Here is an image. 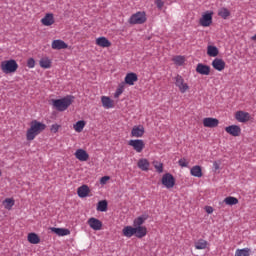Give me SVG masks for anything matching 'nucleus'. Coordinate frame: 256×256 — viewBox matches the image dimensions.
Listing matches in <instances>:
<instances>
[{"mask_svg": "<svg viewBox=\"0 0 256 256\" xmlns=\"http://www.w3.org/2000/svg\"><path fill=\"white\" fill-rule=\"evenodd\" d=\"M45 129H47V125H45L43 122L33 120L30 123V128L26 132L27 141H33L35 137H37V135H41Z\"/></svg>", "mask_w": 256, "mask_h": 256, "instance_id": "nucleus-1", "label": "nucleus"}, {"mask_svg": "<svg viewBox=\"0 0 256 256\" xmlns=\"http://www.w3.org/2000/svg\"><path fill=\"white\" fill-rule=\"evenodd\" d=\"M0 69L5 75H10L11 73H17L19 69V64L15 59L4 60L0 64Z\"/></svg>", "mask_w": 256, "mask_h": 256, "instance_id": "nucleus-2", "label": "nucleus"}, {"mask_svg": "<svg viewBox=\"0 0 256 256\" xmlns=\"http://www.w3.org/2000/svg\"><path fill=\"white\" fill-rule=\"evenodd\" d=\"M72 103L73 96H66L61 99L52 100L53 107H55L57 111H67Z\"/></svg>", "mask_w": 256, "mask_h": 256, "instance_id": "nucleus-3", "label": "nucleus"}, {"mask_svg": "<svg viewBox=\"0 0 256 256\" xmlns=\"http://www.w3.org/2000/svg\"><path fill=\"white\" fill-rule=\"evenodd\" d=\"M146 21L147 14L143 11H139L129 18L128 23H130V25H143Z\"/></svg>", "mask_w": 256, "mask_h": 256, "instance_id": "nucleus-4", "label": "nucleus"}, {"mask_svg": "<svg viewBox=\"0 0 256 256\" xmlns=\"http://www.w3.org/2000/svg\"><path fill=\"white\" fill-rule=\"evenodd\" d=\"M199 25L201 27H211L213 25V11H206L199 19Z\"/></svg>", "mask_w": 256, "mask_h": 256, "instance_id": "nucleus-5", "label": "nucleus"}, {"mask_svg": "<svg viewBox=\"0 0 256 256\" xmlns=\"http://www.w3.org/2000/svg\"><path fill=\"white\" fill-rule=\"evenodd\" d=\"M161 183L166 189H173L175 187V177L171 173H166L162 176Z\"/></svg>", "mask_w": 256, "mask_h": 256, "instance_id": "nucleus-6", "label": "nucleus"}, {"mask_svg": "<svg viewBox=\"0 0 256 256\" xmlns=\"http://www.w3.org/2000/svg\"><path fill=\"white\" fill-rule=\"evenodd\" d=\"M175 85L178 87L180 93H187V90L189 89V84L185 82V79L181 75H177L174 78Z\"/></svg>", "mask_w": 256, "mask_h": 256, "instance_id": "nucleus-7", "label": "nucleus"}, {"mask_svg": "<svg viewBox=\"0 0 256 256\" xmlns=\"http://www.w3.org/2000/svg\"><path fill=\"white\" fill-rule=\"evenodd\" d=\"M128 145L136 151V153H142L145 149V142L141 139L129 140Z\"/></svg>", "mask_w": 256, "mask_h": 256, "instance_id": "nucleus-8", "label": "nucleus"}, {"mask_svg": "<svg viewBox=\"0 0 256 256\" xmlns=\"http://www.w3.org/2000/svg\"><path fill=\"white\" fill-rule=\"evenodd\" d=\"M87 225H89L90 229H93V231H101L103 229V222L95 217L89 218Z\"/></svg>", "mask_w": 256, "mask_h": 256, "instance_id": "nucleus-9", "label": "nucleus"}, {"mask_svg": "<svg viewBox=\"0 0 256 256\" xmlns=\"http://www.w3.org/2000/svg\"><path fill=\"white\" fill-rule=\"evenodd\" d=\"M226 133L232 137H239L241 135V127L237 125H230L225 128Z\"/></svg>", "mask_w": 256, "mask_h": 256, "instance_id": "nucleus-10", "label": "nucleus"}, {"mask_svg": "<svg viewBox=\"0 0 256 256\" xmlns=\"http://www.w3.org/2000/svg\"><path fill=\"white\" fill-rule=\"evenodd\" d=\"M203 126L204 127H208L210 129H213L215 127H218L219 126V119L217 118H211V117H208V118H204L203 119Z\"/></svg>", "mask_w": 256, "mask_h": 256, "instance_id": "nucleus-11", "label": "nucleus"}, {"mask_svg": "<svg viewBox=\"0 0 256 256\" xmlns=\"http://www.w3.org/2000/svg\"><path fill=\"white\" fill-rule=\"evenodd\" d=\"M235 119H237L239 123H247V121L251 119V115L249 114V112L238 111L235 114Z\"/></svg>", "mask_w": 256, "mask_h": 256, "instance_id": "nucleus-12", "label": "nucleus"}, {"mask_svg": "<svg viewBox=\"0 0 256 256\" xmlns=\"http://www.w3.org/2000/svg\"><path fill=\"white\" fill-rule=\"evenodd\" d=\"M124 81H125L126 85L133 86V85H135V83H137V81H139V77L137 76L136 73L130 72V73L126 74Z\"/></svg>", "mask_w": 256, "mask_h": 256, "instance_id": "nucleus-13", "label": "nucleus"}, {"mask_svg": "<svg viewBox=\"0 0 256 256\" xmlns=\"http://www.w3.org/2000/svg\"><path fill=\"white\" fill-rule=\"evenodd\" d=\"M74 156L78 159V161H89V153H87V151H85L84 149H77L74 153Z\"/></svg>", "mask_w": 256, "mask_h": 256, "instance_id": "nucleus-14", "label": "nucleus"}, {"mask_svg": "<svg viewBox=\"0 0 256 256\" xmlns=\"http://www.w3.org/2000/svg\"><path fill=\"white\" fill-rule=\"evenodd\" d=\"M41 23L44 27H51L55 23V16L53 13H48L41 19Z\"/></svg>", "mask_w": 256, "mask_h": 256, "instance_id": "nucleus-15", "label": "nucleus"}, {"mask_svg": "<svg viewBox=\"0 0 256 256\" xmlns=\"http://www.w3.org/2000/svg\"><path fill=\"white\" fill-rule=\"evenodd\" d=\"M50 231H52V233H55L56 235H58V237H66L67 235H71V230L67 229V228L51 227Z\"/></svg>", "mask_w": 256, "mask_h": 256, "instance_id": "nucleus-16", "label": "nucleus"}, {"mask_svg": "<svg viewBox=\"0 0 256 256\" xmlns=\"http://www.w3.org/2000/svg\"><path fill=\"white\" fill-rule=\"evenodd\" d=\"M196 73H199V75H210L211 67H209L203 63H199L196 66Z\"/></svg>", "mask_w": 256, "mask_h": 256, "instance_id": "nucleus-17", "label": "nucleus"}, {"mask_svg": "<svg viewBox=\"0 0 256 256\" xmlns=\"http://www.w3.org/2000/svg\"><path fill=\"white\" fill-rule=\"evenodd\" d=\"M101 103L104 109H113V107H115V101H113L109 96H102Z\"/></svg>", "mask_w": 256, "mask_h": 256, "instance_id": "nucleus-18", "label": "nucleus"}, {"mask_svg": "<svg viewBox=\"0 0 256 256\" xmlns=\"http://www.w3.org/2000/svg\"><path fill=\"white\" fill-rule=\"evenodd\" d=\"M89 193H91V189H89V186H87L85 184L78 187V189H77V195L81 199H84V197H88Z\"/></svg>", "mask_w": 256, "mask_h": 256, "instance_id": "nucleus-19", "label": "nucleus"}, {"mask_svg": "<svg viewBox=\"0 0 256 256\" xmlns=\"http://www.w3.org/2000/svg\"><path fill=\"white\" fill-rule=\"evenodd\" d=\"M143 135H145V128L143 126L139 125V126H134L132 128L131 137L139 138V137H142Z\"/></svg>", "mask_w": 256, "mask_h": 256, "instance_id": "nucleus-20", "label": "nucleus"}, {"mask_svg": "<svg viewBox=\"0 0 256 256\" xmlns=\"http://www.w3.org/2000/svg\"><path fill=\"white\" fill-rule=\"evenodd\" d=\"M134 230H135L134 235L138 239H143V237L147 235V227L145 226H136L134 227Z\"/></svg>", "mask_w": 256, "mask_h": 256, "instance_id": "nucleus-21", "label": "nucleus"}, {"mask_svg": "<svg viewBox=\"0 0 256 256\" xmlns=\"http://www.w3.org/2000/svg\"><path fill=\"white\" fill-rule=\"evenodd\" d=\"M212 67L216 71H223L225 69V62L221 58H216L212 61Z\"/></svg>", "mask_w": 256, "mask_h": 256, "instance_id": "nucleus-22", "label": "nucleus"}, {"mask_svg": "<svg viewBox=\"0 0 256 256\" xmlns=\"http://www.w3.org/2000/svg\"><path fill=\"white\" fill-rule=\"evenodd\" d=\"M52 49H55L57 51H61V49H67L69 45L65 43L63 40H54L51 45Z\"/></svg>", "mask_w": 256, "mask_h": 256, "instance_id": "nucleus-23", "label": "nucleus"}, {"mask_svg": "<svg viewBox=\"0 0 256 256\" xmlns=\"http://www.w3.org/2000/svg\"><path fill=\"white\" fill-rule=\"evenodd\" d=\"M190 175H192V177H197L198 179H200V177H203V169L199 165L193 166L190 169Z\"/></svg>", "mask_w": 256, "mask_h": 256, "instance_id": "nucleus-24", "label": "nucleus"}, {"mask_svg": "<svg viewBox=\"0 0 256 256\" xmlns=\"http://www.w3.org/2000/svg\"><path fill=\"white\" fill-rule=\"evenodd\" d=\"M27 240L32 244V245H39L41 243V238L37 233L31 232L27 236Z\"/></svg>", "mask_w": 256, "mask_h": 256, "instance_id": "nucleus-25", "label": "nucleus"}, {"mask_svg": "<svg viewBox=\"0 0 256 256\" xmlns=\"http://www.w3.org/2000/svg\"><path fill=\"white\" fill-rule=\"evenodd\" d=\"M96 45L103 48L111 47V41H109V39H107L106 37L102 36L96 39Z\"/></svg>", "mask_w": 256, "mask_h": 256, "instance_id": "nucleus-26", "label": "nucleus"}, {"mask_svg": "<svg viewBox=\"0 0 256 256\" xmlns=\"http://www.w3.org/2000/svg\"><path fill=\"white\" fill-rule=\"evenodd\" d=\"M122 235L124 237H127L128 239H131V237H133V235H135V227H133V226H125L122 229Z\"/></svg>", "mask_w": 256, "mask_h": 256, "instance_id": "nucleus-27", "label": "nucleus"}, {"mask_svg": "<svg viewBox=\"0 0 256 256\" xmlns=\"http://www.w3.org/2000/svg\"><path fill=\"white\" fill-rule=\"evenodd\" d=\"M194 247L197 250L207 249V247H209V242L205 239H199L194 243Z\"/></svg>", "mask_w": 256, "mask_h": 256, "instance_id": "nucleus-28", "label": "nucleus"}, {"mask_svg": "<svg viewBox=\"0 0 256 256\" xmlns=\"http://www.w3.org/2000/svg\"><path fill=\"white\" fill-rule=\"evenodd\" d=\"M52 63L53 62L51 61V59H49V57H43L39 61V65L42 69H51Z\"/></svg>", "mask_w": 256, "mask_h": 256, "instance_id": "nucleus-29", "label": "nucleus"}, {"mask_svg": "<svg viewBox=\"0 0 256 256\" xmlns=\"http://www.w3.org/2000/svg\"><path fill=\"white\" fill-rule=\"evenodd\" d=\"M149 160L142 158L138 161V167L141 171H149Z\"/></svg>", "mask_w": 256, "mask_h": 256, "instance_id": "nucleus-30", "label": "nucleus"}, {"mask_svg": "<svg viewBox=\"0 0 256 256\" xmlns=\"http://www.w3.org/2000/svg\"><path fill=\"white\" fill-rule=\"evenodd\" d=\"M74 131L76 133H81L83 129H85V121L84 120H79L77 123L73 125Z\"/></svg>", "mask_w": 256, "mask_h": 256, "instance_id": "nucleus-31", "label": "nucleus"}, {"mask_svg": "<svg viewBox=\"0 0 256 256\" xmlns=\"http://www.w3.org/2000/svg\"><path fill=\"white\" fill-rule=\"evenodd\" d=\"M3 205L5 209H7L8 211H11V209H13V206L15 205V200L13 198H6L3 201Z\"/></svg>", "mask_w": 256, "mask_h": 256, "instance_id": "nucleus-32", "label": "nucleus"}, {"mask_svg": "<svg viewBox=\"0 0 256 256\" xmlns=\"http://www.w3.org/2000/svg\"><path fill=\"white\" fill-rule=\"evenodd\" d=\"M207 55H209V57H217V55H219V49L215 46H208Z\"/></svg>", "mask_w": 256, "mask_h": 256, "instance_id": "nucleus-33", "label": "nucleus"}, {"mask_svg": "<svg viewBox=\"0 0 256 256\" xmlns=\"http://www.w3.org/2000/svg\"><path fill=\"white\" fill-rule=\"evenodd\" d=\"M123 91H125V84L121 83L118 85V87L114 93V98L119 99V97H121V95H123Z\"/></svg>", "mask_w": 256, "mask_h": 256, "instance_id": "nucleus-34", "label": "nucleus"}, {"mask_svg": "<svg viewBox=\"0 0 256 256\" xmlns=\"http://www.w3.org/2000/svg\"><path fill=\"white\" fill-rule=\"evenodd\" d=\"M249 255H251V249L249 248L237 249L235 252V256H249Z\"/></svg>", "mask_w": 256, "mask_h": 256, "instance_id": "nucleus-35", "label": "nucleus"}, {"mask_svg": "<svg viewBox=\"0 0 256 256\" xmlns=\"http://www.w3.org/2000/svg\"><path fill=\"white\" fill-rule=\"evenodd\" d=\"M224 203L226 205L233 206V205H237V203H239V200L233 196H228L224 199Z\"/></svg>", "mask_w": 256, "mask_h": 256, "instance_id": "nucleus-36", "label": "nucleus"}, {"mask_svg": "<svg viewBox=\"0 0 256 256\" xmlns=\"http://www.w3.org/2000/svg\"><path fill=\"white\" fill-rule=\"evenodd\" d=\"M172 61L175 63V65H178L179 67H181V65H183L185 63V56H174L172 58Z\"/></svg>", "mask_w": 256, "mask_h": 256, "instance_id": "nucleus-37", "label": "nucleus"}, {"mask_svg": "<svg viewBox=\"0 0 256 256\" xmlns=\"http://www.w3.org/2000/svg\"><path fill=\"white\" fill-rule=\"evenodd\" d=\"M107 200H101L98 202L97 205V211H101L102 213H105L107 211Z\"/></svg>", "mask_w": 256, "mask_h": 256, "instance_id": "nucleus-38", "label": "nucleus"}, {"mask_svg": "<svg viewBox=\"0 0 256 256\" xmlns=\"http://www.w3.org/2000/svg\"><path fill=\"white\" fill-rule=\"evenodd\" d=\"M219 17H222V19H227L229 15H231V12L227 8H222L218 12Z\"/></svg>", "mask_w": 256, "mask_h": 256, "instance_id": "nucleus-39", "label": "nucleus"}, {"mask_svg": "<svg viewBox=\"0 0 256 256\" xmlns=\"http://www.w3.org/2000/svg\"><path fill=\"white\" fill-rule=\"evenodd\" d=\"M145 223V218L143 216H139L133 222L134 227H141Z\"/></svg>", "mask_w": 256, "mask_h": 256, "instance_id": "nucleus-40", "label": "nucleus"}, {"mask_svg": "<svg viewBox=\"0 0 256 256\" xmlns=\"http://www.w3.org/2000/svg\"><path fill=\"white\" fill-rule=\"evenodd\" d=\"M60 129H61V125L59 124H52L50 127L51 133H58Z\"/></svg>", "mask_w": 256, "mask_h": 256, "instance_id": "nucleus-41", "label": "nucleus"}, {"mask_svg": "<svg viewBox=\"0 0 256 256\" xmlns=\"http://www.w3.org/2000/svg\"><path fill=\"white\" fill-rule=\"evenodd\" d=\"M154 167L158 173H163V163L155 162Z\"/></svg>", "mask_w": 256, "mask_h": 256, "instance_id": "nucleus-42", "label": "nucleus"}, {"mask_svg": "<svg viewBox=\"0 0 256 256\" xmlns=\"http://www.w3.org/2000/svg\"><path fill=\"white\" fill-rule=\"evenodd\" d=\"M178 165H180V167H189V162L187 161V159L181 158L178 161Z\"/></svg>", "mask_w": 256, "mask_h": 256, "instance_id": "nucleus-43", "label": "nucleus"}, {"mask_svg": "<svg viewBox=\"0 0 256 256\" xmlns=\"http://www.w3.org/2000/svg\"><path fill=\"white\" fill-rule=\"evenodd\" d=\"M27 67H28L29 69L35 68V59L29 58L28 61H27Z\"/></svg>", "mask_w": 256, "mask_h": 256, "instance_id": "nucleus-44", "label": "nucleus"}, {"mask_svg": "<svg viewBox=\"0 0 256 256\" xmlns=\"http://www.w3.org/2000/svg\"><path fill=\"white\" fill-rule=\"evenodd\" d=\"M155 5L157 6L158 9H163L164 5H165V1L163 0H155Z\"/></svg>", "mask_w": 256, "mask_h": 256, "instance_id": "nucleus-45", "label": "nucleus"}, {"mask_svg": "<svg viewBox=\"0 0 256 256\" xmlns=\"http://www.w3.org/2000/svg\"><path fill=\"white\" fill-rule=\"evenodd\" d=\"M109 179H111V177H109V176H103V177L100 179V184H101V185H107V181H109Z\"/></svg>", "mask_w": 256, "mask_h": 256, "instance_id": "nucleus-46", "label": "nucleus"}, {"mask_svg": "<svg viewBox=\"0 0 256 256\" xmlns=\"http://www.w3.org/2000/svg\"><path fill=\"white\" fill-rule=\"evenodd\" d=\"M206 213H208L209 215H211V213H213V207L207 206V207H206Z\"/></svg>", "mask_w": 256, "mask_h": 256, "instance_id": "nucleus-47", "label": "nucleus"}, {"mask_svg": "<svg viewBox=\"0 0 256 256\" xmlns=\"http://www.w3.org/2000/svg\"><path fill=\"white\" fill-rule=\"evenodd\" d=\"M213 167H214L215 171H218V169H219V163L214 162V163H213Z\"/></svg>", "mask_w": 256, "mask_h": 256, "instance_id": "nucleus-48", "label": "nucleus"}, {"mask_svg": "<svg viewBox=\"0 0 256 256\" xmlns=\"http://www.w3.org/2000/svg\"><path fill=\"white\" fill-rule=\"evenodd\" d=\"M251 40H252V41H256V34L251 37Z\"/></svg>", "mask_w": 256, "mask_h": 256, "instance_id": "nucleus-49", "label": "nucleus"}, {"mask_svg": "<svg viewBox=\"0 0 256 256\" xmlns=\"http://www.w3.org/2000/svg\"><path fill=\"white\" fill-rule=\"evenodd\" d=\"M1 175H2V172H1V170H0V177H1Z\"/></svg>", "mask_w": 256, "mask_h": 256, "instance_id": "nucleus-50", "label": "nucleus"}]
</instances>
